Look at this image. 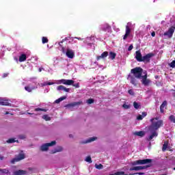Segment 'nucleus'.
Listing matches in <instances>:
<instances>
[{
    "mask_svg": "<svg viewBox=\"0 0 175 175\" xmlns=\"http://www.w3.org/2000/svg\"><path fill=\"white\" fill-rule=\"evenodd\" d=\"M154 118L150 119L152 124L148 127L150 132L157 131L163 125V120H160L154 122Z\"/></svg>",
    "mask_w": 175,
    "mask_h": 175,
    "instance_id": "obj_1",
    "label": "nucleus"
},
{
    "mask_svg": "<svg viewBox=\"0 0 175 175\" xmlns=\"http://www.w3.org/2000/svg\"><path fill=\"white\" fill-rule=\"evenodd\" d=\"M131 72L133 73V77H136V79H142L143 76V69L140 67H137L133 69H131Z\"/></svg>",
    "mask_w": 175,
    "mask_h": 175,
    "instance_id": "obj_2",
    "label": "nucleus"
},
{
    "mask_svg": "<svg viewBox=\"0 0 175 175\" xmlns=\"http://www.w3.org/2000/svg\"><path fill=\"white\" fill-rule=\"evenodd\" d=\"M152 162V159H139L131 162V165L132 166H137V165H147L148 163H151Z\"/></svg>",
    "mask_w": 175,
    "mask_h": 175,
    "instance_id": "obj_3",
    "label": "nucleus"
},
{
    "mask_svg": "<svg viewBox=\"0 0 175 175\" xmlns=\"http://www.w3.org/2000/svg\"><path fill=\"white\" fill-rule=\"evenodd\" d=\"M55 144H57V142L55 141H52L51 143L44 144L40 146V150L42 152L48 151L49 147H53V146H55Z\"/></svg>",
    "mask_w": 175,
    "mask_h": 175,
    "instance_id": "obj_4",
    "label": "nucleus"
},
{
    "mask_svg": "<svg viewBox=\"0 0 175 175\" xmlns=\"http://www.w3.org/2000/svg\"><path fill=\"white\" fill-rule=\"evenodd\" d=\"M127 79L128 80H130L131 84L134 85V87H137V85H139V81L137 80L136 77H133L131 75H129Z\"/></svg>",
    "mask_w": 175,
    "mask_h": 175,
    "instance_id": "obj_5",
    "label": "nucleus"
},
{
    "mask_svg": "<svg viewBox=\"0 0 175 175\" xmlns=\"http://www.w3.org/2000/svg\"><path fill=\"white\" fill-rule=\"evenodd\" d=\"M174 29H175V27L172 26L170 28L168 29L167 31L163 33V36H167L169 39L172 38L173 37V33H174Z\"/></svg>",
    "mask_w": 175,
    "mask_h": 175,
    "instance_id": "obj_6",
    "label": "nucleus"
},
{
    "mask_svg": "<svg viewBox=\"0 0 175 175\" xmlns=\"http://www.w3.org/2000/svg\"><path fill=\"white\" fill-rule=\"evenodd\" d=\"M154 55L152 53H148L145 56L142 57V62H144L145 64H148V62H150L151 58H152Z\"/></svg>",
    "mask_w": 175,
    "mask_h": 175,
    "instance_id": "obj_7",
    "label": "nucleus"
},
{
    "mask_svg": "<svg viewBox=\"0 0 175 175\" xmlns=\"http://www.w3.org/2000/svg\"><path fill=\"white\" fill-rule=\"evenodd\" d=\"M25 159V155L24 154H19L16 157L12 159L11 160V163L14 164L16 162H20V161H23V159Z\"/></svg>",
    "mask_w": 175,
    "mask_h": 175,
    "instance_id": "obj_8",
    "label": "nucleus"
},
{
    "mask_svg": "<svg viewBox=\"0 0 175 175\" xmlns=\"http://www.w3.org/2000/svg\"><path fill=\"white\" fill-rule=\"evenodd\" d=\"M142 83L145 85V87H147L150 85V83H151V80L149 79H147V73H146L142 77Z\"/></svg>",
    "mask_w": 175,
    "mask_h": 175,
    "instance_id": "obj_9",
    "label": "nucleus"
},
{
    "mask_svg": "<svg viewBox=\"0 0 175 175\" xmlns=\"http://www.w3.org/2000/svg\"><path fill=\"white\" fill-rule=\"evenodd\" d=\"M66 57H68V58H70L71 59L75 58V51H73V50L67 48L66 49Z\"/></svg>",
    "mask_w": 175,
    "mask_h": 175,
    "instance_id": "obj_10",
    "label": "nucleus"
},
{
    "mask_svg": "<svg viewBox=\"0 0 175 175\" xmlns=\"http://www.w3.org/2000/svg\"><path fill=\"white\" fill-rule=\"evenodd\" d=\"M109 56L108 51H104L100 55L96 57L97 61H100V59H105Z\"/></svg>",
    "mask_w": 175,
    "mask_h": 175,
    "instance_id": "obj_11",
    "label": "nucleus"
},
{
    "mask_svg": "<svg viewBox=\"0 0 175 175\" xmlns=\"http://www.w3.org/2000/svg\"><path fill=\"white\" fill-rule=\"evenodd\" d=\"M12 104L9 103V100L0 98V106H11Z\"/></svg>",
    "mask_w": 175,
    "mask_h": 175,
    "instance_id": "obj_12",
    "label": "nucleus"
},
{
    "mask_svg": "<svg viewBox=\"0 0 175 175\" xmlns=\"http://www.w3.org/2000/svg\"><path fill=\"white\" fill-rule=\"evenodd\" d=\"M25 174H28V172L24 170H19L14 171L13 172V175H25Z\"/></svg>",
    "mask_w": 175,
    "mask_h": 175,
    "instance_id": "obj_13",
    "label": "nucleus"
},
{
    "mask_svg": "<svg viewBox=\"0 0 175 175\" xmlns=\"http://www.w3.org/2000/svg\"><path fill=\"white\" fill-rule=\"evenodd\" d=\"M135 58L137 59V61H138V62H142V59H143V56H142V53L140 52V51H137L135 52Z\"/></svg>",
    "mask_w": 175,
    "mask_h": 175,
    "instance_id": "obj_14",
    "label": "nucleus"
},
{
    "mask_svg": "<svg viewBox=\"0 0 175 175\" xmlns=\"http://www.w3.org/2000/svg\"><path fill=\"white\" fill-rule=\"evenodd\" d=\"M152 134L147 138L148 142H151L154 137H158V133L157 131H150Z\"/></svg>",
    "mask_w": 175,
    "mask_h": 175,
    "instance_id": "obj_15",
    "label": "nucleus"
},
{
    "mask_svg": "<svg viewBox=\"0 0 175 175\" xmlns=\"http://www.w3.org/2000/svg\"><path fill=\"white\" fill-rule=\"evenodd\" d=\"M167 106V101L164 100L160 106V113H165V107Z\"/></svg>",
    "mask_w": 175,
    "mask_h": 175,
    "instance_id": "obj_16",
    "label": "nucleus"
},
{
    "mask_svg": "<svg viewBox=\"0 0 175 175\" xmlns=\"http://www.w3.org/2000/svg\"><path fill=\"white\" fill-rule=\"evenodd\" d=\"M65 40H68V38L63 39L61 42H59V46L61 49V51H62V53L64 54H65V46H64V45H62V43H64V42H65Z\"/></svg>",
    "mask_w": 175,
    "mask_h": 175,
    "instance_id": "obj_17",
    "label": "nucleus"
},
{
    "mask_svg": "<svg viewBox=\"0 0 175 175\" xmlns=\"http://www.w3.org/2000/svg\"><path fill=\"white\" fill-rule=\"evenodd\" d=\"M57 90L58 91H64L65 92H69L70 89L69 88H66V87H64V85H59L57 88Z\"/></svg>",
    "mask_w": 175,
    "mask_h": 175,
    "instance_id": "obj_18",
    "label": "nucleus"
},
{
    "mask_svg": "<svg viewBox=\"0 0 175 175\" xmlns=\"http://www.w3.org/2000/svg\"><path fill=\"white\" fill-rule=\"evenodd\" d=\"M134 135L135 136H139V137H143L146 135V132L143 131H136L134 133Z\"/></svg>",
    "mask_w": 175,
    "mask_h": 175,
    "instance_id": "obj_19",
    "label": "nucleus"
},
{
    "mask_svg": "<svg viewBox=\"0 0 175 175\" xmlns=\"http://www.w3.org/2000/svg\"><path fill=\"white\" fill-rule=\"evenodd\" d=\"M109 59H116V57H117V53L110 51L109 53H108Z\"/></svg>",
    "mask_w": 175,
    "mask_h": 175,
    "instance_id": "obj_20",
    "label": "nucleus"
},
{
    "mask_svg": "<svg viewBox=\"0 0 175 175\" xmlns=\"http://www.w3.org/2000/svg\"><path fill=\"white\" fill-rule=\"evenodd\" d=\"M109 29H111V27H110L109 24H105L102 27V30L104 31V32H107L109 31Z\"/></svg>",
    "mask_w": 175,
    "mask_h": 175,
    "instance_id": "obj_21",
    "label": "nucleus"
},
{
    "mask_svg": "<svg viewBox=\"0 0 175 175\" xmlns=\"http://www.w3.org/2000/svg\"><path fill=\"white\" fill-rule=\"evenodd\" d=\"M147 116V112H142V115H138L137 116V120H142L144 118V117H146Z\"/></svg>",
    "mask_w": 175,
    "mask_h": 175,
    "instance_id": "obj_22",
    "label": "nucleus"
},
{
    "mask_svg": "<svg viewBox=\"0 0 175 175\" xmlns=\"http://www.w3.org/2000/svg\"><path fill=\"white\" fill-rule=\"evenodd\" d=\"M26 59H27V55L25 54H22L19 57V62H24V61H25Z\"/></svg>",
    "mask_w": 175,
    "mask_h": 175,
    "instance_id": "obj_23",
    "label": "nucleus"
},
{
    "mask_svg": "<svg viewBox=\"0 0 175 175\" xmlns=\"http://www.w3.org/2000/svg\"><path fill=\"white\" fill-rule=\"evenodd\" d=\"M65 99H66V96H62V97L59 98L58 99H57L56 100H55V103L58 104L60 102H62V100H65Z\"/></svg>",
    "mask_w": 175,
    "mask_h": 175,
    "instance_id": "obj_24",
    "label": "nucleus"
},
{
    "mask_svg": "<svg viewBox=\"0 0 175 175\" xmlns=\"http://www.w3.org/2000/svg\"><path fill=\"white\" fill-rule=\"evenodd\" d=\"M79 105H81V102H74L68 104V106H70V107H75V106H79Z\"/></svg>",
    "mask_w": 175,
    "mask_h": 175,
    "instance_id": "obj_25",
    "label": "nucleus"
},
{
    "mask_svg": "<svg viewBox=\"0 0 175 175\" xmlns=\"http://www.w3.org/2000/svg\"><path fill=\"white\" fill-rule=\"evenodd\" d=\"M75 83V81L72 79H66V85H72Z\"/></svg>",
    "mask_w": 175,
    "mask_h": 175,
    "instance_id": "obj_26",
    "label": "nucleus"
},
{
    "mask_svg": "<svg viewBox=\"0 0 175 175\" xmlns=\"http://www.w3.org/2000/svg\"><path fill=\"white\" fill-rule=\"evenodd\" d=\"M151 166H152V165L149 164V165H147L139 166V170H143L144 169H147V167H151Z\"/></svg>",
    "mask_w": 175,
    "mask_h": 175,
    "instance_id": "obj_27",
    "label": "nucleus"
},
{
    "mask_svg": "<svg viewBox=\"0 0 175 175\" xmlns=\"http://www.w3.org/2000/svg\"><path fill=\"white\" fill-rule=\"evenodd\" d=\"M109 175H128V174H125V172L121 171V172H117L114 174H111Z\"/></svg>",
    "mask_w": 175,
    "mask_h": 175,
    "instance_id": "obj_28",
    "label": "nucleus"
},
{
    "mask_svg": "<svg viewBox=\"0 0 175 175\" xmlns=\"http://www.w3.org/2000/svg\"><path fill=\"white\" fill-rule=\"evenodd\" d=\"M63 148L61 146L57 147L56 149H55V151L53 152V154H55V152H61L62 151Z\"/></svg>",
    "mask_w": 175,
    "mask_h": 175,
    "instance_id": "obj_29",
    "label": "nucleus"
},
{
    "mask_svg": "<svg viewBox=\"0 0 175 175\" xmlns=\"http://www.w3.org/2000/svg\"><path fill=\"white\" fill-rule=\"evenodd\" d=\"M42 119L45 120V121H50L51 120V118H50L49 115H44L42 116Z\"/></svg>",
    "mask_w": 175,
    "mask_h": 175,
    "instance_id": "obj_30",
    "label": "nucleus"
},
{
    "mask_svg": "<svg viewBox=\"0 0 175 175\" xmlns=\"http://www.w3.org/2000/svg\"><path fill=\"white\" fill-rule=\"evenodd\" d=\"M25 90L27 91V92H32V90H34L33 88H31L29 86H25Z\"/></svg>",
    "mask_w": 175,
    "mask_h": 175,
    "instance_id": "obj_31",
    "label": "nucleus"
},
{
    "mask_svg": "<svg viewBox=\"0 0 175 175\" xmlns=\"http://www.w3.org/2000/svg\"><path fill=\"white\" fill-rule=\"evenodd\" d=\"M169 120L171 122H173L174 124H175V116L174 115L170 116Z\"/></svg>",
    "mask_w": 175,
    "mask_h": 175,
    "instance_id": "obj_32",
    "label": "nucleus"
},
{
    "mask_svg": "<svg viewBox=\"0 0 175 175\" xmlns=\"http://www.w3.org/2000/svg\"><path fill=\"white\" fill-rule=\"evenodd\" d=\"M96 139V137H93L88 139L85 143H91V142H95Z\"/></svg>",
    "mask_w": 175,
    "mask_h": 175,
    "instance_id": "obj_33",
    "label": "nucleus"
},
{
    "mask_svg": "<svg viewBox=\"0 0 175 175\" xmlns=\"http://www.w3.org/2000/svg\"><path fill=\"white\" fill-rule=\"evenodd\" d=\"M42 42L43 44L49 43V39L46 37H42Z\"/></svg>",
    "mask_w": 175,
    "mask_h": 175,
    "instance_id": "obj_34",
    "label": "nucleus"
},
{
    "mask_svg": "<svg viewBox=\"0 0 175 175\" xmlns=\"http://www.w3.org/2000/svg\"><path fill=\"white\" fill-rule=\"evenodd\" d=\"M133 107H134L135 109H139L140 107V103H138L136 101H135L133 103Z\"/></svg>",
    "mask_w": 175,
    "mask_h": 175,
    "instance_id": "obj_35",
    "label": "nucleus"
},
{
    "mask_svg": "<svg viewBox=\"0 0 175 175\" xmlns=\"http://www.w3.org/2000/svg\"><path fill=\"white\" fill-rule=\"evenodd\" d=\"M0 172L3 174H8V173H9V171L8 169H0Z\"/></svg>",
    "mask_w": 175,
    "mask_h": 175,
    "instance_id": "obj_36",
    "label": "nucleus"
},
{
    "mask_svg": "<svg viewBox=\"0 0 175 175\" xmlns=\"http://www.w3.org/2000/svg\"><path fill=\"white\" fill-rule=\"evenodd\" d=\"M95 102V100H94L93 98H89L87 100V103L88 105H92V103H94Z\"/></svg>",
    "mask_w": 175,
    "mask_h": 175,
    "instance_id": "obj_37",
    "label": "nucleus"
},
{
    "mask_svg": "<svg viewBox=\"0 0 175 175\" xmlns=\"http://www.w3.org/2000/svg\"><path fill=\"white\" fill-rule=\"evenodd\" d=\"M128 35H131V27H129L128 25L126 26V33Z\"/></svg>",
    "mask_w": 175,
    "mask_h": 175,
    "instance_id": "obj_38",
    "label": "nucleus"
},
{
    "mask_svg": "<svg viewBox=\"0 0 175 175\" xmlns=\"http://www.w3.org/2000/svg\"><path fill=\"white\" fill-rule=\"evenodd\" d=\"M86 162H88L89 163H92V159H91V156H88L85 159Z\"/></svg>",
    "mask_w": 175,
    "mask_h": 175,
    "instance_id": "obj_39",
    "label": "nucleus"
},
{
    "mask_svg": "<svg viewBox=\"0 0 175 175\" xmlns=\"http://www.w3.org/2000/svg\"><path fill=\"white\" fill-rule=\"evenodd\" d=\"M133 170H135V171L140 170L139 167V166H135V167H133L130 168L131 172H133Z\"/></svg>",
    "mask_w": 175,
    "mask_h": 175,
    "instance_id": "obj_40",
    "label": "nucleus"
},
{
    "mask_svg": "<svg viewBox=\"0 0 175 175\" xmlns=\"http://www.w3.org/2000/svg\"><path fill=\"white\" fill-rule=\"evenodd\" d=\"M16 142L17 141H15L14 138H10L8 140H7V143H8L9 144L12 143H16Z\"/></svg>",
    "mask_w": 175,
    "mask_h": 175,
    "instance_id": "obj_41",
    "label": "nucleus"
},
{
    "mask_svg": "<svg viewBox=\"0 0 175 175\" xmlns=\"http://www.w3.org/2000/svg\"><path fill=\"white\" fill-rule=\"evenodd\" d=\"M95 166H96V169H98V170H100V169H103V165L102 164H99V165L96 164Z\"/></svg>",
    "mask_w": 175,
    "mask_h": 175,
    "instance_id": "obj_42",
    "label": "nucleus"
},
{
    "mask_svg": "<svg viewBox=\"0 0 175 175\" xmlns=\"http://www.w3.org/2000/svg\"><path fill=\"white\" fill-rule=\"evenodd\" d=\"M167 148V143L165 142L163 145L162 150L166 151Z\"/></svg>",
    "mask_w": 175,
    "mask_h": 175,
    "instance_id": "obj_43",
    "label": "nucleus"
},
{
    "mask_svg": "<svg viewBox=\"0 0 175 175\" xmlns=\"http://www.w3.org/2000/svg\"><path fill=\"white\" fill-rule=\"evenodd\" d=\"M123 109H125L126 110L128 109H131V105H126V103L122 105Z\"/></svg>",
    "mask_w": 175,
    "mask_h": 175,
    "instance_id": "obj_44",
    "label": "nucleus"
},
{
    "mask_svg": "<svg viewBox=\"0 0 175 175\" xmlns=\"http://www.w3.org/2000/svg\"><path fill=\"white\" fill-rule=\"evenodd\" d=\"M34 111H47L45 109H42V108H36L34 109Z\"/></svg>",
    "mask_w": 175,
    "mask_h": 175,
    "instance_id": "obj_45",
    "label": "nucleus"
},
{
    "mask_svg": "<svg viewBox=\"0 0 175 175\" xmlns=\"http://www.w3.org/2000/svg\"><path fill=\"white\" fill-rule=\"evenodd\" d=\"M18 139H21V140H24V139H27V136L25 135H18Z\"/></svg>",
    "mask_w": 175,
    "mask_h": 175,
    "instance_id": "obj_46",
    "label": "nucleus"
},
{
    "mask_svg": "<svg viewBox=\"0 0 175 175\" xmlns=\"http://www.w3.org/2000/svg\"><path fill=\"white\" fill-rule=\"evenodd\" d=\"M129 94L130 95L133 96V95H135V92H133V90L132 89H130V90H129Z\"/></svg>",
    "mask_w": 175,
    "mask_h": 175,
    "instance_id": "obj_47",
    "label": "nucleus"
},
{
    "mask_svg": "<svg viewBox=\"0 0 175 175\" xmlns=\"http://www.w3.org/2000/svg\"><path fill=\"white\" fill-rule=\"evenodd\" d=\"M136 174L144 175V172H136V173H134V174H129V175H136Z\"/></svg>",
    "mask_w": 175,
    "mask_h": 175,
    "instance_id": "obj_48",
    "label": "nucleus"
},
{
    "mask_svg": "<svg viewBox=\"0 0 175 175\" xmlns=\"http://www.w3.org/2000/svg\"><path fill=\"white\" fill-rule=\"evenodd\" d=\"M54 84L53 82H46L44 85H53Z\"/></svg>",
    "mask_w": 175,
    "mask_h": 175,
    "instance_id": "obj_49",
    "label": "nucleus"
},
{
    "mask_svg": "<svg viewBox=\"0 0 175 175\" xmlns=\"http://www.w3.org/2000/svg\"><path fill=\"white\" fill-rule=\"evenodd\" d=\"M133 49V44H131L129 48H128V51H132Z\"/></svg>",
    "mask_w": 175,
    "mask_h": 175,
    "instance_id": "obj_50",
    "label": "nucleus"
},
{
    "mask_svg": "<svg viewBox=\"0 0 175 175\" xmlns=\"http://www.w3.org/2000/svg\"><path fill=\"white\" fill-rule=\"evenodd\" d=\"M129 36V34H127L126 33H125L124 36H123V40H126Z\"/></svg>",
    "mask_w": 175,
    "mask_h": 175,
    "instance_id": "obj_51",
    "label": "nucleus"
},
{
    "mask_svg": "<svg viewBox=\"0 0 175 175\" xmlns=\"http://www.w3.org/2000/svg\"><path fill=\"white\" fill-rule=\"evenodd\" d=\"M60 83H62V84H65L66 85V79H61Z\"/></svg>",
    "mask_w": 175,
    "mask_h": 175,
    "instance_id": "obj_52",
    "label": "nucleus"
},
{
    "mask_svg": "<svg viewBox=\"0 0 175 175\" xmlns=\"http://www.w3.org/2000/svg\"><path fill=\"white\" fill-rule=\"evenodd\" d=\"M75 88H79L80 87V83H77L76 84L72 85Z\"/></svg>",
    "mask_w": 175,
    "mask_h": 175,
    "instance_id": "obj_53",
    "label": "nucleus"
},
{
    "mask_svg": "<svg viewBox=\"0 0 175 175\" xmlns=\"http://www.w3.org/2000/svg\"><path fill=\"white\" fill-rule=\"evenodd\" d=\"M8 76H9V73H4L3 75V79H5V77H8Z\"/></svg>",
    "mask_w": 175,
    "mask_h": 175,
    "instance_id": "obj_54",
    "label": "nucleus"
},
{
    "mask_svg": "<svg viewBox=\"0 0 175 175\" xmlns=\"http://www.w3.org/2000/svg\"><path fill=\"white\" fill-rule=\"evenodd\" d=\"M151 36H152V38L155 37V31L151 33Z\"/></svg>",
    "mask_w": 175,
    "mask_h": 175,
    "instance_id": "obj_55",
    "label": "nucleus"
},
{
    "mask_svg": "<svg viewBox=\"0 0 175 175\" xmlns=\"http://www.w3.org/2000/svg\"><path fill=\"white\" fill-rule=\"evenodd\" d=\"M42 70H43V68H39V72H42Z\"/></svg>",
    "mask_w": 175,
    "mask_h": 175,
    "instance_id": "obj_56",
    "label": "nucleus"
},
{
    "mask_svg": "<svg viewBox=\"0 0 175 175\" xmlns=\"http://www.w3.org/2000/svg\"><path fill=\"white\" fill-rule=\"evenodd\" d=\"M154 78H155V79H159V76L156 75V76L154 77Z\"/></svg>",
    "mask_w": 175,
    "mask_h": 175,
    "instance_id": "obj_57",
    "label": "nucleus"
},
{
    "mask_svg": "<svg viewBox=\"0 0 175 175\" xmlns=\"http://www.w3.org/2000/svg\"><path fill=\"white\" fill-rule=\"evenodd\" d=\"M69 137H73V135L70 134V135H69Z\"/></svg>",
    "mask_w": 175,
    "mask_h": 175,
    "instance_id": "obj_58",
    "label": "nucleus"
},
{
    "mask_svg": "<svg viewBox=\"0 0 175 175\" xmlns=\"http://www.w3.org/2000/svg\"><path fill=\"white\" fill-rule=\"evenodd\" d=\"M28 169H29V170H32V168H31V167H29Z\"/></svg>",
    "mask_w": 175,
    "mask_h": 175,
    "instance_id": "obj_59",
    "label": "nucleus"
},
{
    "mask_svg": "<svg viewBox=\"0 0 175 175\" xmlns=\"http://www.w3.org/2000/svg\"><path fill=\"white\" fill-rule=\"evenodd\" d=\"M154 120H157V121H158V118H155Z\"/></svg>",
    "mask_w": 175,
    "mask_h": 175,
    "instance_id": "obj_60",
    "label": "nucleus"
},
{
    "mask_svg": "<svg viewBox=\"0 0 175 175\" xmlns=\"http://www.w3.org/2000/svg\"><path fill=\"white\" fill-rule=\"evenodd\" d=\"M0 159H3V157H0Z\"/></svg>",
    "mask_w": 175,
    "mask_h": 175,
    "instance_id": "obj_61",
    "label": "nucleus"
},
{
    "mask_svg": "<svg viewBox=\"0 0 175 175\" xmlns=\"http://www.w3.org/2000/svg\"><path fill=\"white\" fill-rule=\"evenodd\" d=\"M76 39H78L79 40H80V38H76Z\"/></svg>",
    "mask_w": 175,
    "mask_h": 175,
    "instance_id": "obj_62",
    "label": "nucleus"
},
{
    "mask_svg": "<svg viewBox=\"0 0 175 175\" xmlns=\"http://www.w3.org/2000/svg\"><path fill=\"white\" fill-rule=\"evenodd\" d=\"M171 68H175V66H171Z\"/></svg>",
    "mask_w": 175,
    "mask_h": 175,
    "instance_id": "obj_63",
    "label": "nucleus"
},
{
    "mask_svg": "<svg viewBox=\"0 0 175 175\" xmlns=\"http://www.w3.org/2000/svg\"><path fill=\"white\" fill-rule=\"evenodd\" d=\"M174 170H175V167H174Z\"/></svg>",
    "mask_w": 175,
    "mask_h": 175,
    "instance_id": "obj_64",
    "label": "nucleus"
}]
</instances>
